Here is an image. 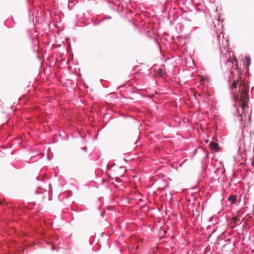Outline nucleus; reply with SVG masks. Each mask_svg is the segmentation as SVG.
<instances>
[{"mask_svg":"<svg viewBox=\"0 0 254 254\" xmlns=\"http://www.w3.org/2000/svg\"><path fill=\"white\" fill-rule=\"evenodd\" d=\"M221 68L226 70L224 76L228 78V82L232 81L231 85V94L233 100L239 102L242 110L248 106L249 100V89L245 86L239 85V65L238 61L235 58H232L229 54V58L224 62V64H221Z\"/></svg>","mask_w":254,"mask_h":254,"instance_id":"obj_1","label":"nucleus"},{"mask_svg":"<svg viewBox=\"0 0 254 254\" xmlns=\"http://www.w3.org/2000/svg\"><path fill=\"white\" fill-rule=\"evenodd\" d=\"M250 188H251V187H249L248 192L244 195V201L245 205H249V204H251L252 205V206L253 207V211L254 212V203L253 202L252 193L249 192Z\"/></svg>","mask_w":254,"mask_h":254,"instance_id":"obj_2","label":"nucleus"},{"mask_svg":"<svg viewBox=\"0 0 254 254\" xmlns=\"http://www.w3.org/2000/svg\"><path fill=\"white\" fill-rule=\"evenodd\" d=\"M242 62L243 63L244 66L246 67L247 71H246L245 74L248 76L250 75L249 71V67L251 64V59L250 56L246 55L244 58H242Z\"/></svg>","mask_w":254,"mask_h":254,"instance_id":"obj_3","label":"nucleus"},{"mask_svg":"<svg viewBox=\"0 0 254 254\" xmlns=\"http://www.w3.org/2000/svg\"><path fill=\"white\" fill-rule=\"evenodd\" d=\"M209 146L210 149L211 151H214L215 152H219V150L221 149L218 144L214 141H211L209 143Z\"/></svg>","mask_w":254,"mask_h":254,"instance_id":"obj_4","label":"nucleus"},{"mask_svg":"<svg viewBox=\"0 0 254 254\" xmlns=\"http://www.w3.org/2000/svg\"><path fill=\"white\" fill-rule=\"evenodd\" d=\"M31 41L33 46V51L35 52H38L39 51V41L36 37H32L31 38Z\"/></svg>","mask_w":254,"mask_h":254,"instance_id":"obj_5","label":"nucleus"},{"mask_svg":"<svg viewBox=\"0 0 254 254\" xmlns=\"http://www.w3.org/2000/svg\"><path fill=\"white\" fill-rule=\"evenodd\" d=\"M237 198L238 197L236 195H231L228 197L227 201L230 202L231 204H237Z\"/></svg>","mask_w":254,"mask_h":254,"instance_id":"obj_6","label":"nucleus"},{"mask_svg":"<svg viewBox=\"0 0 254 254\" xmlns=\"http://www.w3.org/2000/svg\"><path fill=\"white\" fill-rule=\"evenodd\" d=\"M216 240L214 242L215 245H219L221 241H223V237L222 235H219L216 236Z\"/></svg>","mask_w":254,"mask_h":254,"instance_id":"obj_7","label":"nucleus"},{"mask_svg":"<svg viewBox=\"0 0 254 254\" xmlns=\"http://www.w3.org/2000/svg\"><path fill=\"white\" fill-rule=\"evenodd\" d=\"M75 4L74 0H72L69 1L68 5H67L68 9L69 10H72L73 7L74 6Z\"/></svg>","mask_w":254,"mask_h":254,"instance_id":"obj_8","label":"nucleus"},{"mask_svg":"<svg viewBox=\"0 0 254 254\" xmlns=\"http://www.w3.org/2000/svg\"><path fill=\"white\" fill-rule=\"evenodd\" d=\"M246 161H248V160L247 159ZM248 161H249V162H251V165L252 166V167L253 168H254V155L252 158H250L248 160Z\"/></svg>","mask_w":254,"mask_h":254,"instance_id":"obj_9","label":"nucleus"},{"mask_svg":"<svg viewBox=\"0 0 254 254\" xmlns=\"http://www.w3.org/2000/svg\"><path fill=\"white\" fill-rule=\"evenodd\" d=\"M198 149H200V150H202V148L200 147H198L196 148H195L194 150H193V154H192V156H194L196 153H197V150Z\"/></svg>","mask_w":254,"mask_h":254,"instance_id":"obj_10","label":"nucleus"},{"mask_svg":"<svg viewBox=\"0 0 254 254\" xmlns=\"http://www.w3.org/2000/svg\"><path fill=\"white\" fill-rule=\"evenodd\" d=\"M115 165V164H114V163L113 164H108L107 165V169L108 170H110L113 167V166H114Z\"/></svg>","mask_w":254,"mask_h":254,"instance_id":"obj_11","label":"nucleus"},{"mask_svg":"<svg viewBox=\"0 0 254 254\" xmlns=\"http://www.w3.org/2000/svg\"><path fill=\"white\" fill-rule=\"evenodd\" d=\"M216 229L213 230L212 232L210 234H209L208 236V238H207V239L208 240L210 238V237L214 235V234L215 233V232L216 231Z\"/></svg>","mask_w":254,"mask_h":254,"instance_id":"obj_12","label":"nucleus"},{"mask_svg":"<svg viewBox=\"0 0 254 254\" xmlns=\"http://www.w3.org/2000/svg\"><path fill=\"white\" fill-rule=\"evenodd\" d=\"M40 190H39V189L38 188L35 191V193L36 194H40L42 193V190L41 189H40Z\"/></svg>","mask_w":254,"mask_h":254,"instance_id":"obj_13","label":"nucleus"},{"mask_svg":"<svg viewBox=\"0 0 254 254\" xmlns=\"http://www.w3.org/2000/svg\"><path fill=\"white\" fill-rule=\"evenodd\" d=\"M100 23V22H99V21L98 20V19H96L95 20L94 22H93V25L94 26H96V25H98V24H99Z\"/></svg>","mask_w":254,"mask_h":254,"instance_id":"obj_14","label":"nucleus"},{"mask_svg":"<svg viewBox=\"0 0 254 254\" xmlns=\"http://www.w3.org/2000/svg\"><path fill=\"white\" fill-rule=\"evenodd\" d=\"M105 20H109L112 19V17L110 16H104Z\"/></svg>","mask_w":254,"mask_h":254,"instance_id":"obj_15","label":"nucleus"},{"mask_svg":"<svg viewBox=\"0 0 254 254\" xmlns=\"http://www.w3.org/2000/svg\"><path fill=\"white\" fill-rule=\"evenodd\" d=\"M81 149L84 151L85 152H87V147L84 146V147H81Z\"/></svg>","mask_w":254,"mask_h":254,"instance_id":"obj_16","label":"nucleus"},{"mask_svg":"<svg viewBox=\"0 0 254 254\" xmlns=\"http://www.w3.org/2000/svg\"><path fill=\"white\" fill-rule=\"evenodd\" d=\"M105 211H102L101 213V217L103 218L105 216Z\"/></svg>","mask_w":254,"mask_h":254,"instance_id":"obj_17","label":"nucleus"},{"mask_svg":"<svg viewBox=\"0 0 254 254\" xmlns=\"http://www.w3.org/2000/svg\"><path fill=\"white\" fill-rule=\"evenodd\" d=\"M98 20L99 21V22H100V23L102 22H103L105 20V18H104V17L102 18L101 19H98Z\"/></svg>","mask_w":254,"mask_h":254,"instance_id":"obj_18","label":"nucleus"},{"mask_svg":"<svg viewBox=\"0 0 254 254\" xmlns=\"http://www.w3.org/2000/svg\"><path fill=\"white\" fill-rule=\"evenodd\" d=\"M47 158L48 160H51L52 159V158L50 157L49 154H47Z\"/></svg>","mask_w":254,"mask_h":254,"instance_id":"obj_19","label":"nucleus"},{"mask_svg":"<svg viewBox=\"0 0 254 254\" xmlns=\"http://www.w3.org/2000/svg\"><path fill=\"white\" fill-rule=\"evenodd\" d=\"M251 118H252V113H251V115L249 116V119L250 122H251Z\"/></svg>","mask_w":254,"mask_h":254,"instance_id":"obj_20","label":"nucleus"},{"mask_svg":"<svg viewBox=\"0 0 254 254\" xmlns=\"http://www.w3.org/2000/svg\"><path fill=\"white\" fill-rule=\"evenodd\" d=\"M235 107H236V105H235ZM235 108H236L237 113H239L240 112H239V109L237 107H235Z\"/></svg>","mask_w":254,"mask_h":254,"instance_id":"obj_21","label":"nucleus"},{"mask_svg":"<svg viewBox=\"0 0 254 254\" xmlns=\"http://www.w3.org/2000/svg\"><path fill=\"white\" fill-rule=\"evenodd\" d=\"M213 219V217H211L209 219V221H212V219Z\"/></svg>","mask_w":254,"mask_h":254,"instance_id":"obj_22","label":"nucleus"},{"mask_svg":"<svg viewBox=\"0 0 254 254\" xmlns=\"http://www.w3.org/2000/svg\"><path fill=\"white\" fill-rule=\"evenodd\" d=\"M10 165L14 168L16 169V167L12 163H10Z\"/></svg>","mask_w":254,"mask_h":254,"instance_id":"obj_23","label":"nucleus"},{"mask_svg":"<svg viewBox=\"0 0 254 254\" xmlns=\"http://www.w3.org/2000/svg\"><path fill=\"white\" fill-rule=\"evenodd\" d=\"M229 244H225L223 245V247L224 248L226 246L228 245Z\"/></svg>","mask_w":254,"mask_h":254,"instance_id":"obj_24","label":"nucleus"},{"mask_svg":"<svg viewBox=\"0 0 254 254\" xmlns=\"http://www.w3.org/2000/svg\"><path fill=\"white\" fill-rule=\"evenodd\" d=\"M124 160L125 162H128L126 158H124Z\"/></svg>","mask_w":254,"mask_h":254,"instance_id":"obj_25","label":"nucleus"},{"mask_svg":"<svg viewBox=\"0 0 254 254\" xmlns=\"http://www.w3.org/2000/svg\"><path fill=\"white\" fill-rule=\"evenodd\" d=\"M97 136H98V134L96 135V136L95 137V139H96L97 138Z\"/></svg>","mask_w":254,"mask_h":254,"instance_id":"obj_26","label":"nucleus"},{"mask_svg":"<svg viewBox=\"0 0 254 254\" xmlns=\"http://www.w3.org/2000/svg\"><path fill=\"white\" fill-rule=\"evenodd\" d=\"M251 252H252V253H254V249L252 250L251 251Z\"/></svg>","mask_w":254,"mask_h":254,"instance_id":"obj_27","label":"nucleus"},{"mask_svg":"<svg viewBox=\"0 0 254 254\" xmlns=\"http://www.w3.org/2000/svg\"><path fill=\"white\" fill-rule=\"evenodd\" d=\"M36 180H39V177H36Z\"/></svg>","mask_w":254,"mask_h":254,"instance_id":"obj_28","label":"nucleus"},{"mask_svg":"<svg viewBox=\"0 0 254 254\" xmlns=\"http://www.w3.org/2000/svg\"><path fill=\"white\" fill-rule=\"evenodd\" d=\"M253 152L254 153V147L253 148Z\"/></svg>","mask_w":254,"mask_h":254,"instance_id":"obj_29","label":"nucleus"},{"mask_svg":"<svg viewBox=\"0 0 254 254\" xmlns=\"http://www.w3.org/2000/svg\"><path fill=\"white\" fill-rule=\"evenodd\" d=\"M121 87H122V86H119L118 87V89L120 88Z\"/></svg>","mask_w":254,"mask_h":254,"instance_id":"obj_30","label":"nucleus"},{"mask_svg":"<svg viewBox=\"0 0 254 254\" xmlns=\"http://www.w3.org/2000/svg\"><path fill=\"white\" fill-rule=\"evenodd\" d=\"M68 136H66V139H68Z\"/></svg>","mask_w":254,"mask_h":254,"instance_id":"obj_31","label":"nucleus"},{"mask_svg":"<svg viewBox=\"0 0 254 254\" xmlns=\"http://www.w3.org/2000/svg\"><path fill=\"white\" fill-rule=\"evenodd\" d=\"M253 88H254V87H252V88H251L252 90L253 89Z\"/></svg>","mask_w":254,"mask_h":254,"instance_id":"obj_32","label":"nucleus"},{"mask_svg":"<svg viewBox=\"0 0 254 254\" xmlns=\"http://www.w3.org/2000/svg\"><path fill=\"white\" fill-rule=\"evenodd\" d=\"M49 186V187H51V184H50Z\"/></svg>","mask_w":254,"mask_h":254,"instance_id":"obj_33","label":"nucleus"}]
</instances>
